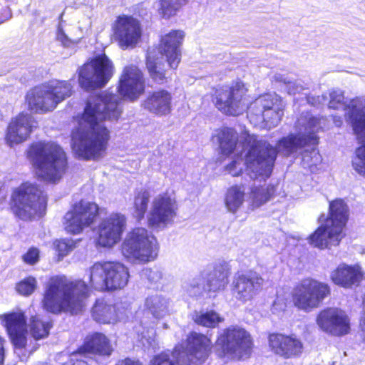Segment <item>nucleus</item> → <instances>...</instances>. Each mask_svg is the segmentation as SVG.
I'll use <instances>...</instances> for the list:
<instances>
[{
  "instance_id": "nucleus-8",
  "label": "nucleus",
  "mask_w": 365,
  "mask_h": 365,
  "mask_svg": "<svg viewBox=\"0 0 365 365\" xmlns=\"http://www.w3.org/2000/svg\"><path fill=\"white\" fill-rule=\"evenodd\" d=\"M211 100L217 110L226 116L237 117L242 113L250 99L248 85L241 79L230 85L213 88Z\"/></svg>"
},
{
  "instance_id": "nucleus-9",
  "label": "nucleus",
  "mask_w": 365,
  "mask_h": 365,
  "mask_svg": "<svg viewBox=\"0 0 365 365\" xmlns=\"http://www.w3.org/2000/svg\"><path fill=\"white\" fill-rule=\"evenodd\" d=\"M129 277L128 267L117 261H99L90 267L89 284L102 292L123 289Z\"/></svg>"
},
{
  "instance_id": "nucleus-19",
  "label": "nucleus",
  "mask_w": 365,
  "mask_h": 365,
  "mask_svg": "<svg viewBox=\"0 0 365 365\" xmlns=\"http://www.w3.org/2000/svg\"><path fill=\"white\" fill-rule=\"evenodd\" d=\"M114 352V348L110 338L101 331H93L87 334L83 342L76 350L71 353V356H83L88 359L96 357L108 358Z\"/></svg>"
},
{
  "instance_id": "nucleus-52",
  "label": "nucleus",
  "mask_w": 365,
  "mask_h": 365,
  "mask_svg": "<svg viewBox=\"0 0 365 365\" xmlns=\"http://www.w3.org/2000/svg\"><path fill=\"white\" fill-rule=\"evenodd\" d=\"M148 365H160V355L154 356L150 361Z\"/></svg>"
},
{
  "instance_id": "nucleus-47",
  "label": "nucleus",
  "mask_w": 365,
  "mask_h": 365,
  "mask_svg": "<svg viewBox=\"0 0 365 365\" xmlns=\"http://www.w3.org/2000/svg\"><path fill=\"white\" fill-rule=\"evenodd\" d=\"M171 111V95L161 90V115L169 114Z\"/></svg>"
},
{
  "instance_id": "nucleus-1",
  "label": "nucleus",
  "mask_w": 365,
  "mask_h": 365,
  "mask_svg": "<svg viewBox=\"0 0 365 365\" xmlns=\"http://www.w3.org/2000/svg\"><path fill=\"white\" fill-rule=\"evenodd\" d=\"M123 113L115 94L99 92L90 95L81 113L78 115V128L73 133L76 140L75 152L83 160H98L105 156L111 138L106 121H118Z\"/></svg>"
},
{
  "instance_id": "nucleus-5",
  "label": "nucleus",
  "mask_w": 365,
  "mask_h": 365,
  "mask_svg": "<svg viewBox=\"0 0 365 365\" xmlns=\"http://www.w3.org/2000/svg\"><path fill=\"white\" fill-rule=\"evenodd\" d=\"M349 219V208L342 198L329 202L328 215L308 237L309 243L320 250L338 246L344 237L343 233Z\"/></svg>"
},
{
  "instance_id": "nucleus-29",
  "label": "nucleus",
  "mask_w": 365,
  "mask_h": 365,
  "mask_svg": "<svg viewBox=\"0 0 365 365\" xmlns=\"http://www.w3.org/2000/svg\"><path fill=\"white\" fill-rule=\"evenodd\" d=\"M363 279V273L358 266L340 264L330 274L331 281L336 285L348 289L358 286Z\"/></svg>"
},
{
  "instance_id": "nucleus-4",
  "label": "nucleus",
  "mask_w": 365,
  "mask_h": 365,
  "mask_svg": "<svg viewBox=\"0 0 365 365\" xmlns=\"http://www.w3.org/2000/svg\"><path fill=\"white\" fill-rule=\"evenodd\" d=\"M26 156L31 164L38 179L56 183L68 169V158L57 143L38 140L31 143Z\"/></svg>"
},
{
  "instance_id": "nucleus-33",
  "label": "nucleus",
  "mask_w": 365,
  "mask_h": 365,
  "mask_svg": "<svg viewBox=\"0 0 365 365\" xmlns=\"http://www.w3.org/2000/svg\"><path fill=\"white\" fill-rule=\"evenodd\" d=\"M242 185H235L230 187L225 197V204L231 212H235L243 203L245 192Z\"/></svg>"
},
{
  "instance_id": "nucleus-10",
  "label": "nucleus",
  "mask_w": 365,
  "mask_h": 365,
  "mask_svg": "<svg viewBox=\"0 0 365 365\" xmlns=\"http://www.w3.org/2000/svg\"><path fill=\"white\" fill-rule=\"evenodd\" d=\"M113 61L103 52L90 58L78 69V83L86 91L103 88L114 76Z\"/></svg>"
},
{
  "instance_id": "nucleus-36",
  "label": "nucleus",
  "mask_w": 365,
  "mask_h": 365,
  "mask_svg": "<svg viewBox=\"0 0 365 365\" xmlns=\"http://www.w3.org/2000/svg\"><path fill=\"white\" fill-rule=\"evenodd\" d=\"M160 48L158 47L149 48L145 57V65L150 77L156 80L159 77L158 70Z\"/></svg>"
},
{
  "instance_id": "nucleus-14",
  "label": "nucleus",
  "mask_w": 365,
  "mask_h": 365,
  "mask_svg": "<svg viewBox=\"0 0 365 365\" xmlns=\"http://www.w3.org/2000/svg\"><path fill=\"white\" fill-rule=\"evenodd\" d=\"M111 39L123 50L134 48L141 41L143 28L139 19L120 14L111 25Z\"/></svg>"
},
{
  "instance_id": "nucleus-26",
  "label": "nucleus",
  "mask_w": 365,
  "mask_h": 365,
  "mask_svg": "<svg viewBox=\"0 0 365 365\" xmlns=\"http://www.w3.org/2000/svg\"><path fill=\"white\" fill-rule=\"evenodd\" d=\"M212 343L206 335L190 331L185 340V352L189 360L188 365H200L212 353Z\"/></svg>"
},
{
  "instance_id": "nucleus-57",
  "label": "nucleus",
  "mask_w": 365,
  "mask_h": 365,
  "mask_svg": "<svg viewBox=\"0 0 365 365\" xmlns=\"http://www.w3.org/2000/svg\"><path fill=\"white\" fill-rule=\"evenodd\" d=\"M329 365H336V361H333L331 364Z\"/></svg>"
},
{
  "instance_id": "nucleus-7",
  "label": "nucleus",
  "mask_w": 365,
  "mask_h": 365,
  "mask_svg": "<svg viewBox=\"0 0 365 365\" xmlns=\"http://www.w3.org/2000/svg\"><path fill=\"white\" fill-rule=\"evenodd\" d=\"M72 86L66 81H51L31 88L26 94L28 109L34 113H47L70 97Z\"/></svg>"
},
{
  "instance_id": "nucleus-28",
  "label": "nucleus",
  "mask_w": 365,
  "mask_h": 365,
  "mask_svg": "<svg viewBox=\"0 0 365 365\" xmlns=\"http://www.w3.org/2000/svg\"><path fill=\"white\" fill-rule=\"evenodd\" d=\"M120 309L104 298L96 299L91 309V318L98 324H115L120 321Z\"/></svg>"
},
{
  "instance_id": "nucleus-49",
  "label": "nucleus",
  "mask_w": 365,
  "mask_h": 365,
  "mask_svg": "<svg viewBox=\"0 0 365 365\" xmlns=\"http://www.w3.org/2000/svg\"><path fill=\"white\" fill-rule=\"evenodd\" d=\"M6 340L0 335V365H4L6 358Z\"/></svg>"
},
{
  "instance_id": "nucleus-50",
  "label": "nucleus",
  "mask_w": 365,
  "mask_h": 365,
  "mask_svg": "<svg viewBox=\"0 0 365 365\" xmlns=\"http://www.w3.org/2000/svg\"><path fill=\"white\" fill-rule=\"evenodd\" d=\"M57 40L59 41L64 46H69L72 41L65 34V32L61 29L58 32Z\"/></svg>"
},
{
  "instance_id": "nucleus-44",
  "label": "nucleus",
  "mask_w": 365,
  "mask_h": 365,
  "mask_svg": "<svg viewBox=\"0 0 365 365\" xmlns=\"http://www.w3.org/2000/svg\"><path fill=\"white\" fill-rule=\"evenodd\" d=\"M184 350V346L182 344H177L173 351L172 354L175 358V361H173L168 359V355L164 352H161V365H176L178 364V356Z\"/></svg>"
},
{
  "instance_id": "nucleus-18",
  "label": "nucleus",
  "mask_w": 365,
  "mask_h": 365,
  "mask_svg": "<svg viewBox=\"0 0 365 365\" xmlns=\"http://www.w3.org/2000/svg\"><path fill=\"white\" fill-rule=\"evenodd\" d=\"M344 110H349L346 118L350 122L354 133L359 137L365 138V112L353 103L346 105ZM354 170L365 178V142L357 147L351 160Z\"/></svg>"
},
{
  "instance_id": "nucleus-31",
  "label": "nucleus",
  "mask_w": 365,
  "mask_h": 365,
  "mask_svg": "<svg viewBox=\"0 0 365 365\" xmlns=\"http://www.w3.org/2000/svg\"><path fill=\"white\" fill-rule=\"evenodd\" d=\"M217 138L223 155H230L232 154L238 143V134L233 128L223 127L217 132Z\"/></svg>"
},
{
  "instance_id": "nucleus-56",
  "label": "nucleus",
  "mask_w": 365,
  "mask_h": 365,
  "mask_svg": "<svg viewBox=\"0 0 365 365\" xmlns=\"http://www.w3.org/2000/svg\"><path fill=\"white\" fill-rule=\"evenodd\" d=\"M163 78H167V77L165 76V71H161V79H163Z\"/></svg>"
},
{
  "instance_id": "nucleus-40",
  "label": "nucleus",
  "mask_w": 365,
  "mask_h": 365,
  "mask_svg": "<svg viewBox=\"0 0 365 365\" xmlns=\"http://www.w3.org/2000/svg\"><path fill=\"white\" fill-rule=\"evenodd\" d=\"M36 279L31 276L26 277L16 284V292L24 297L30 296L36 288Z\"/></svg>"
},
{
  "instance_id": "nucleus-34",
  "label": "nucleus",
  "mask_w": 365,
  "mask_h": 365,
  "mask_svg": "<svg viewBox=\"0 0 365 365\" xmlns=\"http://www.w3.org/2000/svg\"><path fill=\"white\" fill-rule=\"evenodd\" d=\"M178 205L175 199L161 196V224L164 226L172 224L177 215Z\"/></svg>"
},
{
  "instance_id": "nucleus-21",
  "label": "nucleus",
  "mask_w": 365,
  "mask_h": 365,
  "mask_svg": "<svg viewBox=\"0 0 365 365\" xmlns=\"http://www.w3.org/2000/svg\"><path fill=\"white\" fill-rule=\"evenodd\" d=\"M37 128L38 123L31 114L20 112L12 117L6 125L4 137L5 143L11 148L21 144L30 138Z\"/></svg>"
},
{
  "instance_id": "nucleus-46",
  "label": "nucleus",
  "mask_w": 365,
  "mask_h": 365,
  "mask_svg": "<svg viewBox=\"0 0 365 365\" xmlns=\"http://www.w3.org/2000/svg\"><path fill=\"white\" fill-rule=\"evenodd\" d=\"M329 96L328 106L329 108L337 109L344 104V97L342 93L334 91L330 93Z\"/></svg>"
},
{
  "instance_id": "nucleus-42",
  "label": "nucleus",
  "mask_w": 365,
  "mask_h": 365,
  "mask_svg": "<svg viewBox=\"0 0 365 365\" xmlns=\"http://www.w3.org/2000/svg\"><path fill=\"white\" fill-rule=\"evenodd\" d=\"M23 262L29 265L36 264L40 259V250L38 247H31L22 255Z\"/></svg>"
},
{
  "instance_id": "nucleus-54",
  "label": "nucleus",
  "mask_w": 365,
  "mask_h": 365,
  "mask_svg": "<svg viewBox=\"0 0 365 365\" xmlns=\"http://www.w3.org/2000/svg\"><path fill=\"white\" fill-rule=\"evenodd\" d=\"M3 12L5 14V18L4 19L1 20V22H3L4 21L9 19L11 16V12L9 9H3Z\"/></svg>"
},
{
  "instance_id": "nucleus-48",
  "label": "nucleus",
  "mask_w": 365,
  "mask_h": 365,
  "mask_svg": "<svg viewBox=\"0 0 365 365\" xmlns=\"http://www.w3.org/2000/svg\"><path fill=\"white\" fill-rule=\"evenodd\" d=\"M114 365H143V362L136 358L126 356L118 359Z\"/></svg>"
},
{
  "instance_id": "nucleus-15",
  "label": "nucleus",
  "mask_w": 365,
  "mask_h": 365,
  "mask_svg": "<svg viewBox=\"0 0 365 365\" xmlns=\"http://www.w3.org/2000/svg\"><path fill=\"white\" fill-rule=\"evenodd\" d=\"M127 227L126 217L120 212H113L104 217L96 227L97 246L111 248L118 243Z\"/></svg>"
},
{
  "instance_id": "nucleus-45",
  "label": "nucleus",
  "mask_w": 365,
  "mask_h": 365,
  "mask_svg": "<svg viewBox=\"0 0 365 365\" xmlns=\"http://www.w3.org/2000/svg\"><path fill=\"white\" fill-rule=\"evenodd\" d=\"M148 225L151 227H158L160 225V200L154 201L153 207L148 217Z\"/></svg>"
},
{
  "instance_id": "nucleus-6",
  "label": "nucleus",
  "mask_w": 365,
  "mask_h": 365,
  "mask_svg": "<svg viewBox=\"0 0 365 365\" xmlns=\"http://www.w3.org/2000/svg\"><path fill=\"white\" fill-rule=\"evenodd\" d=\"M47 203L48 195L39 185L24 181L13 188L9 205L16 217L31 221L35 217L45 215Z\"/></svg>"
},
{
  "instance_id": "nucleus-39",
  "label": "nucleus",
  "mask_w": 365,
  "mask_h": 365,
  "mask_svg": "<svg viewBox=\"0 0 365 365\" xmlns=\"http://www.w3.org/2000/svg\"><path fill=\"white\" fill-rule=\"evenodd\" d=\"M187 0H161V16L170 18L176 14L178 9L187 2Z\"/></svg>"
},
{
  "instance_id": "nucleus-22",
  "label": "nucleus",
  "mask_w": 365,
  "mask_h": 365,
  "mask_svg": "<svg viewBox=\"0 0 365 365\" xmlns=\"http://www.w3.org/2000/svg\"><path fill=\"white\" fill-rule=\"evenodd\" d=\"M0 319L14 348L26 349L28 329L24 312L20 310L4 313L0 315Z\"/></svg>"
},
{
  "instance_id": "nucleus-3",
  "label": "nucleus",
  "mask_w": 365,
  "mask_h": 365,
  "mask_svg": "<svg viewBox=\"0 0 365 365\" xmlns=\"http://www.w3.org/2000/svg\"><path fill=\"white\" fill-rule=\"evenodd\" d=\"M88 286L83 279H69L65 275L48 278L43 286L41 307L53 314H76L88 297Z\"/></svg>"
},
{
  "instance_id": "nucleus-16",
  "label": "nucleus",
  "mask_w": 365,
  "mask_h": 365,
  "mask_svg": "<svg viewBox=\"0 0 365 365\" xmlns=\"http://www.w3.org/2000/svg\"><path fill=\"white\" fill-rule=\"evenodd\" d=\"M223 355H233L250 352L253 347L250 334L237 326H230L223 329L215 342Z\"/></svg>"
},
{
  "instance_id": "nucleus-37",
  "label": "nucleus",
  "mask_w": 365,
  "mask_h": 365,
  "mask_svg": "<svg viewBox=\"0 0 365 365\" xmlns=\"http://www.w3.org/2000/svg\"><path fill=\"white\" fill-rule=\"evenodd\" d=\"M275 195V187L273 185L266 187L257 186L251 190V196L253 201L258 205L265 203Z\"/></svg>"
},
{
  "instance_id": "nucleus-27",
  "label": "nucleus",
  "mask_w": 365,
  "mask_h": 365,
  "mask_svg": "<svg viewBox=\"0 0 365 365\" xmlns=\"http://www.w3.org/2000/svg\"><path fill=\"white\" fill-rule=\"evenodd\" d=\"M185 34L180 30H172L161 38V54L165 56L168 66L173 71H175L181 61L180 46L182 45Z\"/></svg>"
},
{
  "instance_id": "nucleus-41",
  "label": "nucleus",
  "mask_w": 365,
  "mask_h": 365,
  "mask_svg": "<svg viewBox=\"0 0 365 365\" xmlns=\"http://www.w3.org/2000/svg\"><path fill=\"white\" fill-rule=\"evenodd\" d=\"M53 246L58 259H61L76 247V242L69 239L56 240L53 242Z\"/></svg>"
},
{
  "instance_id": "nucleus-53",
  "label": "nucleus",
  "mask_w": 365,
  "mask_h": 365,
  "mask_svg": "<svg viewBox=\"0 0 365 365\" xmlns=\"http://www.w3.org/2000/svg\"><path fill=\"white\" fill-rule=\"evenodd\" d=\"M333 121H334L335 125L337 127H341L343 123V120H342L341 118L339 117V116H334Z\"/></svg>"
},
{
  "instance_id": "nucleus-25",
  "label": "nucleus",
  "mask_w": 365,
  "mask_h": 365,
  "mask_svg": "<svg viewBox=\"0 0 365 365\" xmlns=\"http://www.w3.org/2000/svg\"><path fill=\"white\" fill-rule=\"evenodd\" d=\"M316 322L321 329L334 336H344L350 330L348 317L336 307L322 309L317 316Z\"/></svg>"
},
{
  "instance_id": "nucleus-13",
  "label": "nucleus",
  "mask_w": 365,
  "mask_h": 365,
  "mask_svg": "<svg viewBox=\"0 0 365 365\" xmlns=\"http://www.w3.org/2000/svg\"><path fill=\"white\" fill-rule=\"evenodd\" d=\"M100 214L97 203L81 199L73 203L65 213L63 217L64 230L72 235L80 234L85 228L92 226Z\"/></svg>"
},
{
  "instance_id": "nucleus-23",
  "label": "nucleus",
  "mask_w": 365,
  "mask_h": 365,
  "mask_svg": "<svg viewBox=\"0 0 365 365\" xmlns=\"http://www.w3.org/2000/svg\"><path fill=\"white\" fill-rule=\"evenodd\" d=\"M274 106L275 99L272 95L262 94L250 104L248 117L255 123H264L274 126L280 120V110Z\"/></svg>"
},
{
  "instance_id": "nucleus-20",
  "label": "nucleus",
  "mask_w": 365,
  "mask_h": 365,
  "mask_svg": "<svg viewBox=\"0 0 365 365\" xmlns=\"http://www.w3.org/2000/svg\"><path fill=\"white\" fill-rule=\"evenodd\" d=\"M267 338L269 351L283 359L299 358L304 351V344L295 334L269 332Z\"/></svg>"
},
{
  "instance_id": "nucleus-32",
  "label": "nucleus",
  "mask_w": 365,
  "mask_h": 365,
  "mask_svg": "<svg viewBox=\"0 0 365 365\" xmlns=\"http://www.w3.org/2000/svg\"><path fill=\"white\" fill-rule=\"evenodd\" d=\"M52 327L51 321H44L38 314L31 316L30 318V333L36 340L48 337Z\"/></svg>"
},
{
  "instance_id": "nucleus-55",
  "label": "nucleus",
  "mask_w": 365,
  "mask_h": 365,
  "mask_svg": "<svg viewBox=\"0 0 365 365\" xmlns=\"http://www.w3.org/2000/svg\"><path fill=\"white\" fill-rule=\"evenodd\" d=\"M72 360L73 361V365H87L86 362H85L84 361H81L78 360V359Z\"/></svg>"
},
{
  "instance_id": "nucleus-43",
  "label": "nucleus",
  "mask_w": 365,
  "mask_h": 365,
  "mask_svg": "<svg viewBox=\"0 0 365 365\" xmlns=\"http://www.w3.org/2000/svg\"><path fill=\"white\" fill-rule=\"evenodd\" d=\"M145 108L150 112L157 113L160 108V93L154 92L149 95L143 102Z\"/></svg>"
},
{
  "instance_id": "nucleus-2",
  "label": "nucleus",
  "mask_w": 365,
  "mask_h": 365,
  "mask_svg": "<svg viewBox=\"0 0 365 365\" xmlns=\"http://www.w3.org/2000/svg\"><path fill=\"white\" fill-rule=\"evenodd\" d=\"M243 144L249 146L245 155V165L257 176L270 177L277 158L278 153L289 157L299 149L316 146L319 138L314 133H289L282 137L273 146L266 140H258L256 135L245 131Z\"/></svg>"
},
{
  "instance_id": "nucleus-35",
  "label": "nucleus",
  "mask_w": 365,
  "mask_h": 365,
  "mask_svg": "<svg viewBox=\"0 0 365 365\" xmlns=\"http://www.w3.org/2000/svg\"><path fill=\"white\" fill-rule=\"evenodd\" d=\"M150 200V193L146 190L138 191L133 199V217L138 221L144 218Z\"/></svg>"
},
{
  "instance_id": "nucleus-12",
  "label": "nucleus",
  "mask_w": 365,
  "mask_h": 365,
  "mask_svg": "<svg viewBox=\"0 0 365 365\" xmlns=\"http://www.w3.org/2000/svg\"><path fill=\"white\" fill-rule=\"evenodd\" d=\"M122 255L128 260L148 262L157 257L152 237L143 227H134L126 235L120 246Z\"/></svg>"
},
{
  "instance_id": "nucleus-17",
  "label": "nucleus",
  "mask_w": 365,
  "mask_h": 365,
  "mask_svg": "<svg viewBox=\"0 0 365 365\" xmlns=\"http://www.w3.org/2000/svg\"><path fill=\"white\" fill-rule=\"evenodd\" d=\"M116 91L125 100L130 102L137 101L145 91V79L143 71L135 64L124 66Z\"/></svg>"
},
{
  "instance_id": "nucleus-24",
  "label": "nucleus",
  "mask_w": 365,
  "mask_h": 365,
  "mask_svg": "<svg viewBox=\"0 0 365 365\" xmlns=\"http://www.w3.org/2000/svg\"><path fill=\"white\" fill-rule=\"evenodd\" d=\"M264 279L255 270L237 272L232 281V293L243 302L252 299L262 289Z\"/></svg>"
},
{
  "instance_id": "nucleus-38",
  "label": "nucleus",
  "mask_w": 365,
  "mask_h": 365,
  "mask_svg": "<svg viewBox=\"0 0 365 365\" xmlns=\"http://www.w3.org/2000/svg\"><path fill=\"white\" fill-rule=\"evenodd\" d=\"M224 319L219 316L215 311H209L197 315L194 322L202 327L215 328L219 323L223 322Z\"/></svg>"
},
{
  "instance_id": "nucleus-51",
  "label": "nucleus",
  "mask_w": 365,
  "mask_h": 365,
  "mask_svg": "<svg viewBox=\"0 0 365 365\" xmlns=\"http://www.w3.org/2000/svg\"><path fill=\"white\" fill-rule=\"evenodd\" d=\"M236 164L237 161L232 160L226 166V169L232 176H237L242 173V169H240L239 171H234V168H235Z\"/></svg>"
},
{
  "instance_id": "nucleus-11",
  "label": "nucleus",
  "mask_w": 365,
  "mask_h": 365,
  "mask_svg": "<svg viewBox=\"0 0 365 365\" xmlns=\"http://www.w3.org/2000/svg\"><path fill=\"white\" fill-rule=\"evenodd\" d=\"M331 294V288L328 283L307 277L294 287L291 301L297 309L309 312L319 308Z\"/></svg>"
},
{
  "instance_id": "nucleus-30",
  "label": "nucleus",
  "mask_w": 365,
  "mask_h": 365,
  "mask_svg": "<svg viewBox=\"0 0 365 365\" xmlns=\"http://www.w3.org/2000/svg\"><path fill=\"white\" fill-rule=\"evenodd\" d=\"M230 274L231 268L228 263L223 262L215 264L212 273L209 274L205 290L207 292H217L225 289Z\"/></svg>"
}]
</instances>
